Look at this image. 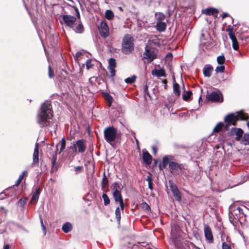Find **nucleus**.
Segmentation results:
<instances>
[{"instance_id":"nucleus-13","label":"nucleus","mask_w":249,"mask_h":249,"mask_svg":"<svg viewBox=\"0 0 249 249\" xmlns=\"http://www.w3.org/2000/svg\"><path fill=\"white\" fill-rule=\"evenodd\" d=\"M144 55L145 56L144 58L147 59L148 62H152L157 57L154 52L150 51V48L148 46H146L145 47Z\"/></svg>"},{"instance_id":"nucleus-33","label":"nucleus","mask_w":249,"mask_h":249,"mask_svg":"<svg viewBox=\"0 0 249 249\" xmlns=\"http://www.w3.org/2000/svg\"><path fill=\"white\" fill-rule=\"evenodd\" d=\"M102 198L104 200V204L105 206H107L110 203V199L106 194L104 193L102 195Z\"/></svg>"},{"instance_id":"nucleus-12","label":"nucleus","mask_w":249,"mask_h":249,"mask_svg":"<svg viewBox=\"0 0 249 249\" xmlns=\"http://www.w3.org/2000/svg\"><path fill=\"white\" fill-rule=\"evenodd\" d=\"M100 35L106 38L109 35V28L105 21H102L99 29Z\"/></svg>"},{"instance_id":"nucleus-38","label":"nucleus","mask_w":249,"mask_h":249,"mask_svg":"<svg viewBox=\"0 0 249 249\" xmlns=\"http://www.w3.org/2000/svg\"><path fill=\"white\" fill-rule=\"evenodd\" d=\"M136 77L135 75L131 77H128L124 80V81L127 84H132L134 83L136 80Z\"/></svg>"},{"instance_id":"nucleus-8","label":"nucleus","mask_w":249,"mask_h":249,"mask_svg":"<svg viewBox=\"0 0 249 249\" xmlns=\"http://www.w3.org/2000/svg\"><path fill=\"white\" fill-rule=\"evenodd\" d=\"M169 168L172 174H178L182 171L184 166L181 164H178L175 161H171L169 163Z\"/></svg>"},{"instance_id":"nucleus-56","label":"nucleus","mask_w":249,"mask_h":249,"mask_svg":"<svg viewBox=\"0 0 249 249\" xmlns=\"http://www.w3.org/2000/svg\"><path fill=\"white\" fill-rule=\"evenodd\" d=\"M82 54V53L78 52L75 53V57L76 58H78V57H80Z\"/></svg>"},{"instance_id":"nucleus-36","label":"nucleus","mask_w":249,"mask_h":249,"mask_svg":"<svg viewBox=\"0 0 249 249\" xmlns=\"http://www.w3.org/2000/svg\"><path fill=\"white\" fill-rule=\"evenodd\" d=\"M115 215L117 221L120 223L121 220V210L119 207H117L115 210Z\"/></svg>"},{"instance_id":"nucleus-62","label":"nucleus","mask_w":249,"mask_h":249,"mask_svg":"<svg viewBox=\"0 0 249 249\" xmlns=\"http://www.w3.org/2000/svg\"><path fill=\"white\" fill-rule=\"evenodd\" d=\"M167 82V80H166V79H164V80H163L162 81V83H163L164 84V85H165V86H164L165 88H166V86H167V85H166Z\"/></svg>"},{"instance_id":"nucleus-41","label":"nucleus","mask_w":249,"mask_h":249,"mask_svg":"<svg viewBox=\"0 0 249 249\" xmlns=\"http://www.w3.org/2000/svg\"><path fill=\"white\" fill-rule=\"evenodd\" d=\"M225 60V58L223 55L219 56L217 58V63L220 65H222L224 63Z\"/></svg>"},{"instance_id":"nucleus-16","label":"nucleus","mask_w":249,"mask_h":249,"mask_svg":"<svg viewBox=\"0 0 249 249\" xmlns=\"http://www.w3.org/2000/svg\"><path fill=\"white\" fill-rule=\"evenodd\" d=\"M243 208L240 207H233V213L236 215L237 218H241L243 215H245L244 213L245 210L248 211L246 207L243 206Z\"/></svg>"},{"instance_id":"nucleus-45","label":"nucleus","mask_w":249,"mask_h":249,"mask_svg":"<svg viewBox=\"0 0 249 249\" xmlns=\"http://www.w3.org/2000/svg\"><path fill=\"white\" fill-rule=\"evenodd\" d=\"M225 70V66L221 65L217 66L215 69V71L217 72H223Z\"/></svg>"},{"instance_id":"nucleus-46","label":"nucleus","mask_w":249,"mask_h":249,"mask_svg":"<svg viewBox=\"0 0 249 249\" xmlns=\"http://www.w3.org/2000/svg\"><path fill=\"white\" fill-rule=\"evenodd\" d=\"M56 160H57V156H56V154H54V155H53V158H52V168L55 166V163H56Z\"/></svg>"},{"instance_id":"nucleus-24","label":"nucleus","mask_w":249,"mask_h":249,"mask_svg":"<svg viewBox=\"0 0 249 249\" xmlns=\"http://www.w3.org/2000/svg\"><path fill=\"white\" fill-rule=\"evenodd\" d=\"M213 68L211 66H205L203 69V74L205 77H209L211 75Z\"/></svg>"},{"instance_id":"nucleus-39","label":"nucleus","mask_w":249,"mask_h":249,"mask_svg":"<svg viewBox=\"0 0 249 249\" xmlns=\"http://www.w3.org/2000/svg\"><path fill=\"white\" fill-rule=\"evenodd\" d=\"M39 219H40V224H41V228H42V231L43 232V234L44 235H45L47 233V231H46V227H45V225H44L43 219L40 215L39 216Z\"/></svg>"},{"instance_id":"nucleus-27","label":"nucleus","mask_w":249,"mask_h":249,"mask_svg":"<svg viewBox=\"0 0 249 249\" xmlns=\"http://www.w3.org/2000/svg\"><path fill=\"white\" fill-rule=\"evenodd\" d=\"M152 73L157 77L165 76V71L162 69L153 70Z\"/></svg>"},{"instance_id":"nucleus-28","label":"nucleus","mask_w":249,"mask_h":249,"mask_svg":"<svg viewBox=\"0 0 249 249\" xmlns=\"http://www.w3.org/2000/svg\"><path fill=\"white\" fill-rule=\"evenodd\" d=\"M242 138L241 143L245 145L249 144V133H245Z\"/></svg>"},{"instance_id":"nucleus-59","label":"nucleus","mask_w":249,"mask_h":249,"mask_svg":"<svg viewBox=\"0 0 249 249\" xmlns=\"http://www.w3.org/2000/svg\"><path fill=\"white\" fill-rule=\"evenodd\" d=\"M152 150H153V154L154 155H156V153H157V149L156 147H154V146H153L152 147Z\"/></svg>"},{"instance_id":"nucleus-1","label":"nucleus","mask_w":249,"mask_h":249,"mask_svg":"<svg viewBox=\"0 0 249 249\" xmlns=\"http://www.w3.org/2000/svg\"><path fill=\"white\" fill-rule=\"evenodd\" d=\"M53 113L51 101H45L41 104L37 115V123L41 127L50 125Z\"/></svg>"},{"instance_id":"nucleus-47","label":"nucleus","mask_w":249,"mask_h":249,"mask_svg":"<svg viewBox=\"0 0 249 249\" xmlns=\"http://www.w3.org/2000/svg\"><path fill=\"white\" fill-rule=\"evenodd\" d=\"M56 160H57V156H56V154H54V155H53V158H52V168L55 166V163H56Z\"/></svg>"},{"instance_id":"nucleus-63","label":"nucleus","mask_w":249,"mask_h":249,"mask_svg":"<svg viewBox=\"0 0 249 249\" xmlns=\"http://www.w3.org/2000/svg\"><path fill=\"white\" fill-rule=\"evenodd\" d=\"M3 249H9V245H5L3 247Z\"/></svg>"},{"instance_id":"nucleus-21","label":"nucleus","mask_w":249,"mask_h":249,"mask_svg":"<svg viewBox=\"0 0 249 249\" xmlns=\"http://www.w3.org/2000/svg\"><path fill=\"white\" fill-rule=\"evenodd\" d=\"M218 12V10L214 8H208L202 10V13L206 15H213L214 14H217Z\"/></svg>"},{"instance_id":"nucleus-20","label":"nucleus","mask_w":249,"mask_h":249,"mask_svg":"<svg viewBox=\"0 0 249 249\" xmlns=\"http://www.w3.org/2000/svg\"><path fill=\"white\" fill-rule=\"evenodd\" d=\"M71 28H72L73 30L76 33L81 34L84 31V27L81 22H79L78 23H76L74 25H73Z\"/></svg>"},{"instance_id":"nucleus-5","label":"nucleus","mask_w":249,"mask_h":249,"mask_svg":"<svg viewBox=\"0 0 249 249\" xmlns=\"http://www.w3.org/2000/svg\"><path fill=\"white\" fill-rule=\"evenodd\" d=\"M74 152L83 153L85 152L87 148L86 140L80 139L75 142H73L72 145L69 147Z\"/></svg>"},{"instance_id":"nucleus-43","label":"nucleus","mask_w":249,"mask_h":249,"mask_svg":"<svg viewBox=\"0 0 249 249\" xmlns=\"http://www.w3.org/2000/svg\"><path fill=\"white\" fill-rule=\"evenodd\" d=\"M232 45L234 50L237 51L238 50L239 46L237 39L232 41Z\"/></svg>"},{"instance_id":"nucleus-60","label":"nucleus","mask_w":249,"mask_h":249,"mask_svg":"<svg viewBox=\"0 0 249 249\" xmlns=\"http://www.w3.org/2000/svg\"><path fill=\"white\" fill-rule=\"evenodd\" d=\"M205 39L204 38V34L203 33H202L201 35V37H200V40L201 42H202L203 40H205Z\"/></svg>"},{"instance_id":"nucleus-37","label":"nucleus","mask_w":249,"mask_h":249,"mask_svg":"<svg viewBox=\"0 0 249 249\" xmlns=\"http://www.w3.org/2000/svg\"><path fill=\"white\" fill-rule=\"evenodd\" d=\"M115 201L116 202H119V204H120V207H121V209L123 211L124 209V201H123V197H120L119 198H117V199H114Z\"/></svg>"},{"instance_id":"nucleus-61","label":"nucleus","mask_w":249,"mask_h":249,"mask_svg":"<svg viewBox=\"0 0 249 249\" xmlns=\"http://www.w3.org/2000/svg\"><path fill=\"white\" fill-rule=\"evenodd\" d=\"M228 13H225L223 14V15L222 16V18H225L227 17L228 16Z\"/></svg>"},{"instance_id":"nucleus-15","label":"nucleus","mask_w":249,"mask_h":249,"mask_svg":"<svg viewBox=\"0 0 249 249\" xmlns=\"http://www.w3.org/2000/svg\"><path fill=\"white\" fill-rule=\"evenodd\" d=\"M116 66V60L114 58H111L108 61V70L110 72V76L113 77L115 74V68Z\"/></svg>"},{"instance_id":"nucleus-34","label":"nucleus","mask_w":249,"mask_h":249,"mask_svg":"<svg viewBox=\"0 0 249 249\" xmlns=\"http://www.w3.org/2000/svg\"><path fill=\"white\" fill-rule=\"evenodd\" d=\"M105 17L107 19H111L114 17V14L111 10H107L105 12Z\"/></svg>"},{"instance_id":"nucleus-4","label":"nucleus","mask_w":249,"mask_h":249,"mask_svg":"<svg viewBox=\"0 0 249 249\" xmlns=\"http://www.w3.org/2000/svg\"><path fill=\"white\" fill-rule=\"evenodd\" d=\"M104 135L107 142L112 144L117 137V129L113 126L107 127L104 129Z\"/></svg>"},{"instance_id":"nucleus-10","label":"nucleus","mask_w":249,"mask_h":249,"mask_svg":"<svg viewBox=\"0 0 249 249\" xmlns=\"http://www.w3.org/2000/svg\"><path fill=\"white\" fill-rule=\"evenodd\" d=\"M208 99L212 102H222L223 100L222 95L219 90L211 93L208 97Z\"/></svg>"},{"instance_id":"nucleus-54","label":"nucleus","mask_w":249,"mask_h":249,"mask_svg":"<svg viewBox=\"0 0 249 249\" xmlns=\"http://www.w3.org/2000/svg\"><path fill=\"white\" fill-rule=\"evenodd\" d=\"M18 203L20 204L21 207H23L25 203V202L24 200H23L22 199H20L18 201Z\"/></svg>"},{"instance_id":"nucleus-9","label":"nucleus","mask_w":249,"mask_h":249,"mask_svg":"<svg viewBox=\"0 0 249 249\" xmlns=\"http://www.w3.org/2000/svg\"><path fill=\"white\" fill-rule=\"evenodd\" d=\"M243 130L240 128L234 127L231 129L228 132L229 136L235 135V140L236 141H239L241 140L243 135Z\"/></svg>"},{"instance_id":"nucleus-26","label":"nucleus","mask_w":249,"mask_h":249,"mask_svg":"<svg viewBox=\"0 0 249 249\" xmlns=\"http://www.w3.org/2000/svg\"><path fill=\"white\" fill-rule=\"evenodd\" d=\"M72 228V225L70 222H66L62 226V230L65 233H68Z\"/></svg>"},{"instance_id":"nucleus-51","label":"nucleus","mask_w":249,"mask_h":249,"mask_svg":"<svg viewBox=\"0 0 249 249\" xmlns=\"http://www.w3.org/2000/svg\"><path fill=\"white\" fill-rule=\"evenodd\" d=\"M233 28L231 25L228 26L227 29H226V31L228 32V34H230V33H233Z\"/></svg>"},{"instance_id":"nucleus-35","label":"nucleus","mask_w":249,"mask_h":249,"mask_svg":"<svg viewBox=\"0 0 249 249\" xmlns=\"http://www.w3.org/2000/svg\"><path fill=\"white\" fill-rule=\"evenodd\" d=\"M141 207L142 209L143 210L147 212H149L150 211V206L148 205L147 203H146V202H142V204H141Z\"/></svg>"},{"instance_id":"nucleus-44","label":"nucleus","mask_w":249,"mask_h":249,"mask_svg":"<svg viewBox=\"0 0 249 249\" xmlns=\"http://www.w3.org/2000/svg\"><path fill=\"white\" fill-rule=\"evenodd\" d=\"M93 66V64L91 63V59H88L86 61V66L87 70H89Z\"/></svg>"},{"instance_id":"nucleus-6","label":"nucleus","mask_w":249,"mask_h":249,"mask_svg":"<svg viewBox=\"0 0 249 249\" xmlns=\"http://www.w3.org/2000/svg\"><path fill=\"white\" fill-rule=\"evenodd\" d=\"M156 20V28L159 32H163L166 27V23L164 21L165 15L161 12H156L155 14Z\"/></svg>"},{"instance_id":"nucleus-25","label":"nucleus","mask_w":249,"mask_h":249,"mask_svg":"<svg viewBox=\"0 0 249 249\" xmlns=\"http://www.w3.org/2000/svg\"><path fill=\"white\" fill-rule=\"evenodd\" d=\"M38 143H36V147L34 149V153H33V162L34 163H37L38 162Z\"/></svg>"},{"instance_id":"nucleus-14","label":"nucleus","mask_w":249,"mask_h":249,"mask_svg":"<svg viewBox=\"0 0 249 249\" xmlns=\"http://www.w3.org/2000/svg\"><path fill=\"white\" fill-rule=\"evenodd\" d=\"M62 19L65 24L69 27H72L76 21V18L71 15H63Z\"/></svg>"},{"instance_id":"nucleus-57","label":"nucleus","mask_w":249,"mask_h":249,"mask_svg":"<svg viewBox=\"0 0 249 249\" xmlns=\"http://www.w3.org/2000/svg\"><path fill=\"white\" fill-rule=\"evenodd\" d=\"M148 188L151 190H153V183H152V182L148 183Z\"/></svg>"},{"instance_id":"nucleus-22","label":"nucleus","mask_w":249,"mask_h":249,"mask_svg":"<svg viewBox=\"0 0 249 249\" xmlns=\"http://www.w3.org/2000/svg\"><path fill=\"white\" fill-rule=\"evenodd\" d=\"M173 159V157L171 155L165 156L162 159V168H165L169 163V161Z\"/></svg>"},{"instance_id":"nucleus-64","label":"nucleus","mask_w":249,"mask_h":249,"mask_svg":"<svg viewBox=\"0 0 249 249\" xmlns=\"http://www.w3.org/2000/svg\"><path fill=\"white\" fill-rule=\"evenodd\" d=\"M144 92L145 93H146L148 91V88H147V86H145L144 88Z\"/></svg>"},{"instance_id":"nucleus-55","label":"nucleus","mask_w":249,"mask_h":249,"mask_svg":"<svg viewBox=\"0 0 249 249\" xmlns=\"http://www.w3.org/2000/svg\"><path fill=\"white\" fill-rule=\"evenodd\" d=\"M146 180L148 182V183L152 182V178L151 177V175H150L149 176H147Z\"/></svg>"},{"instance_id":"nucleus-40","label":"nucleus","mask_w":249,"mask_h":249,"mask_svg":"<svg viewBox=\"0 0 249 249\" xmlns=\"http://www.w3.org/2000/svg\"><path fill=\"white\" fill-rule=\"evenodd\" d=\"M66 147V140L65 138L63 137L61 141V147L60 149L59 153H60L62 151H63Z\"/></svg>"},{"instance_id":"nucleus-29","label":"nucleus","mask_w":249,"mask_h":249,"mask_svg":"<svg viewBox=\"0 0 249 249\" xmlns=\"http://www.w3.org/2000/svg\"><path fill=\"white\" fill-rule=\"evenodd\" d=\"M162 0H150V5L155 7L160 6Z\"/></svg>"},{"instance_id":"nucleus-50","label":"nucleus","mask_w":249,"mask_h":249,"mask_svg":"<svg viewBox=\"0 0 249 249\" xmlns=\"http://www.w3.org/2000/svg\"><path fill=\"white\" fill-rule=\"evenodd\" d=\"M228 35L232 41L237 39L234 33H230V34H228Z\"/></svg>"},{"instance_id":"nucleus-31","label":"nucleus","mask_w":249,"mask_h":249,"mask_svg":"<svg viewBox=\"0 0 249 249\" xmlns=\"http://www.w3.org/2000/svg\"><path fill=\"white\" fill-rule=\"evenodd\" d=\"M192 95V92L191 91H187L186 92L183 94V99L184 101H187L189 100Z\"/></svg>"},{"instance_id":"nucleus-23","label":"nucleus","mask_w":249,"mask_h":249,"mask_svg":"<svg viewBox=\"0 0 249 249\" xmlns=\"http://www.w3.org/2000/svg\"><path fill=\"white\" fill-rule=\"evenodd\" d=\"M174 84H173V92L174 94L177 96L179 97L180 95V91L179 89V85L176 82H175V79L174 78Z\"/></svg>"},{"instance_id":"nucleus-42","label":"nucleus","mask_w":249,"mask_h":249,"mask_svg":"<svg viewBox=\"0 0 249 249\" xmlns=\"http://www.w3.org/2000/svg\"><path fill=\"white\" fill-rule=\"evenodd\" d=\"M107 183H108V180L107 179V178L105 174H104V177L103 178V179L102 180V182H101V186H102V188L106 187L107 186Z\"/></svg>"},{"instance_id":"nucleus-32","label":"nucleus","mask_w":249,"mask_h":249,"mask_svg":"<svg viewBox=\"0 0 249 249\" xmlns=\"http://www.w3.org/2000/svg\"><path fill=\"white\" fill-rule=\"evenodd\" d=\"M224 124L222 122L218 123L217 125L214 127L213 129V132H219L222 127L223 126Z\"/></svg>"},{"instance_id":"nucleus-11","label":"nucleus","mask_w":249,"mask_h":249,"mask_svg":"<svg viewBox=\"0 0 249 249\" xmlns=\"http://www.w3.org/2000/svg\"><path fill=\"white\" fill-rule=\"evenodd\" d=\"M169 186L173 193V196L178 201H180L181 199L180 192L177 185L171 181H169Z\"/></svg>"},{"instance_id":"nucleus-2","label":"nucleus","mask_w":249,"mask_h":249,"mask_svg":"<svg viewBox=\"0 0 249 249\" xmlns=\"http://www.w3.org/2000/svg\"><path fill=\"white\" fill-rule=\"evenodd\" d=\"M249 118L248 114L242 111H238L235 113H230L226 115L224 119V122L226 123L225 129L228 130L230 125H235L237 121L239 118L242 120H246Z\"/></svg>"},{"instance_id":"nucleus-48","label":"nucleus","mask_w":249,"mask_h":249,"mask_svg":"<svg viewBox=\"0 0 249 249\" xmlns=\"http://www.w3.org/2000/svg\"><path fill=\"white\" fill-rule=\"evenodd\" d=\"M222 249H232L231 246L225 242L222 243Z\"/></svg>"},{"instance_id":"nucleus-58","label":"nucleus","mask_w":249,"mask_h":249,"mask_svg":"<svg viewBox=\"0 0 249 249\" xmlns=\"http://www.w3.org/2000/svg\"><path fill=\"white\" fill-rule=\"evenodd\" d=\"M166 57L167 58L171 59L172 58L173 56H172V54L171 53H168L167 54Z\"/></svg>"},{"instance_id":"nucleus-30","label":"nucleus","mask_w":249,"mask_h":249,"mask_svg":"<svg viewBox=\"0 0 249 249\" xmlns=\"http://www.w3.org/2000/svg\"><path fill=\"white\" fill-rule=\"evenodd\" d=\"M27 171H24L22 172V173L19 176V178H18V179L16 181V183L15 184V186H18L20 184V183L21 182V181L23 179L24 176L26 174H27Z\"/></svg>"},{"instance_id":"nucleus-52","label":"nucleus","mask_w":249,"mask_h":249,"mask_svg":"<svg viewBox=\"0 0 249 249\" xmlns=\"http://www.w3.org/2000/svg\"><path fill=\"white\" fill-rule=\"evenodd\" d=\"M107 99L110 105L112 102V97L109 94H107Z\"/></svg>"},{"instance_id":"nucleus-18","label":"nucleus","mask_w":249,"mask_h":249,"mask_svg":"<svg viewBox=\"0 0 249 249\" xmlns=\"http://www.w3.org/2000/svg\"><path fill=\"white\" fill-rule=\"evenodd\" d=\"M40 189L39 187H37L36 188L35 192L32 195V196L30 200V203L33 204H36L38 201Z\"/></svg>"},{"instance_id":"nucleus-53","label":"nucleus","mask_w":249,"mask_h":249,"mask_svg":"<svg viewBox=\"0 0 249 249\" xmlns=\"http://www.w3.org/2000/svg\"><path fill=\"white\" fill-rule=\"evenodd\" d=\"M48 69H49V76L50 78H52L53 76V74L51 70V67L50 66H49Z\"/></svg>"},{"instance_id":"nucleus-3","label":"nucleus","mask_w":249,"mask_h":249,"mask_svg":"<svg viewBox=\"0 0 249 249\" xmlns=\"http://www.w3.org/2000/svg\"><path fill=\"white\" fill-rule=\"evenodd\" d=\"M134 50V39L130 34H125L122 39L121 51L124 54H129Z\"/></svg>"},{"instance_id":"nucleus-19","label":"nucleus","mask_w":249,"mask_h":249,"mask_svg":"<svg viewBox=\"0 0 249 249\" xmlns=\"http://www.w3.org/2000/svg\"><path fill=\"white\" fill-rule=\"evenodd\" d=\"M142 159L144 162L147 164H150L152 162V157L146 150H142Z\"/></svg>"},{"instance_id":"nucleus-17","label":"nucleus","mask_w":249,"mask_h":249,"mask_svg":"<svg viewBox=\"0 0 249 249\" xmlns=\"http://www.w3.org/2000/svg\"><path fill=\"white\" fill-rule=\"evenodd\" d=\"M204 231L205 236L206 239L208 240L209 242H212L213 241V236L212 235L211 229L208 225H205Z\"/></svg>"},{"instance_id":"nucleus-7","label":"nucleus","mask_w":249,"mask_h":249,"mask_svg":"<svg viewBox=\"0 0 249 249\" xmlns=\"http://www.w3.org/2000/svg\"><path fill=\"white\" fill-rule=\"evenodd\" d=\"M123 187L121 184L118 182H114L112 184L111 189L112 190V195L114 199L122 197L121 190Z\"/></svg>"},{"instance_id":"nucleus-49","label":"nucleus","mask_w":249,"mask_h":249,"mask_svg":"<svg viewBox=\"0 0 249 249\" xmlns=\"http://www.w3.org/2000/svg\"><path fill=\"white\" fill-rule=\"evenodd\" d=\"M82 169V166H76L74 167V170L76 174H77L80 172H81Z\"/></svg>"}]
</instances>
